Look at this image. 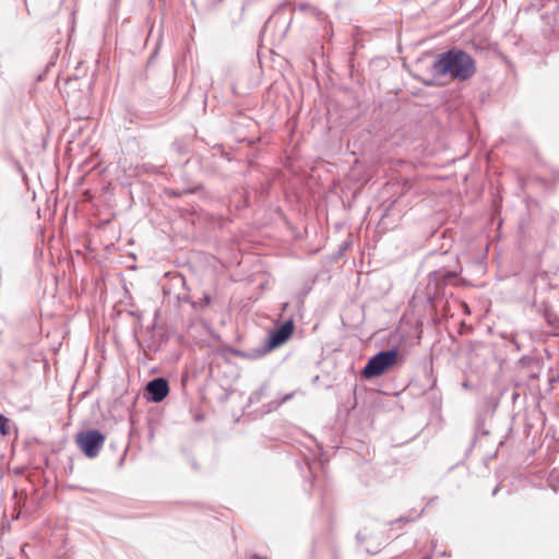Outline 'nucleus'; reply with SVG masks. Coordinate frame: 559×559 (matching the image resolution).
<instances>
[{
  "instance_id": "1",
  "label": "nucleus",
  "mask_w": 559,
  "mask_h": 559,
  "mask_svg": "<svg viewBox=\"0 0 559 559\" xmlns=\"http://www.w3.org/2000/svg\"><path fill=\"white\" fill-rule=\"evenodd\" d=\"M432 69L438 75L466 81L475 74L476 63L467 52L450 49L436 57Z\"/></svg>"
},
{
  "instance_id": "2",
  "label": "nucleus",
  "mask_w": 559,
  "mask_h": 559,
  "mask_svg": "<svg viewBox=\"0 0 559 559\" xmlns=\"http://www.w3.org/2000/svg\"><path fill=\"white\" fill-rule=\"evenodd\" d=\"M399 350L393 348L382 350L372 356L362 369L366 379H372L384 373L390 367L396 364Z\"/></svg>"
},
{
  "instance_id": "3",
  "label": "nucleus",
  "mask_w": 559,
  "mask_h": 559,
  "mask_svg": "<svg viewBox=\"0 0 559 559\" xmlns=\"http://www.w3.org/2000/svg\"><path fill=\"white\" fill-rule=\"evenodd\" d=\"M104 441L105 437L98 430H88L76 436V443L88 457L97 456Z\"/></svg>"
},
{
  "instance_id": "4",
  "label": "nucleus",
  "mask_w": 559,
  "mask_h": 559,
  "mask_svg": "<svg viewBox=\"0 0 559 559\" xmlns=\"http://www.w3.org/2000/svg\"><path fill=\"white\" fill-rule=\"evenodd\" d=\"M146 391L152 402L159 403L169 392L168 382L164 378H155L146 384Z\"/></svg>"
},
{
  "instance_id": "5",
  "label": "nucleus",
  "mask_w": 559,
  "mask_h": 559,
  "mask_svg": "<svg viewBox=\"0 0 559 559\" xmlns=\"http://www.w3.org/2000/svg\"><path fill=\"white\" fill-rule=\"evenodd\" d=\"M294 332V322L293 320H288L284 324H282L280 328H277L275 331L271 332L269 335V347L275 348L282 344H284L289 336Z\"/></svg>"
},
{
  "instance_id": "6",
  "label": "nucleus",
  "mask_w": 559,
  "mask_h": 559,
  "mask_svg": "<svg viewBox=\"0 0 559 559\" xmlns=\"http://www.w3.org/2000/svg\"><path fill=\"white\" fill-rule=\"evenodd\" d=\"M456 276L455 272L439 270L430 274V277L435 281H441L443 284L449 283Z\"/></svg>"
},
{
  "instance_id": "7",
  "label": "nucleus",
  "mask_w": 559,
  "mask_h": 559,
  "mask_svg": "<svg viewBox=\"0 0 559 559\" xmlns=\"http://www.w3.org/2000/svg\"><path fill=\"white\" fill-rule=\"evenodd\" d=\"M266 390L267 388L262 385L259 390L253 392L249 397L250 403H259L266 395Z\"/></svg>"
},
{
  "instance_id": "8",
  "label": "nucleus",
  "mask_w": 559,
  "mask_h": 559,
  "mask_svg": "<svg viewBox=\"0 0 559 559\" xmlns=\"http://www.w3.org/2000/svg\"><path fill=\"white\" fill-rule=\"evenodd\" d=\"M292 397H293V393H289V394L284 395L281 401H273V402H271L270 405H269V408L266 409V412L269 413V412H272V411L276 409L283 403L289 401Z\"/></svg>"
},
{
  "instance_id": "9",
  "label": "nucleus",
  "mask_w": 559,
  "mask_h": 559,
  "mask_svg": "<svg viewBox=\"0 0 559 559\" xmlns=\"http://www.w3.org/2000/svg\"><path fill=\"white\" fill-rule=\"evenodd\" d=\"M9 418H7L4 415H0V433L2 436H7L10 432L9 429Z\"/></svg>"
},
{
  "instance_id": "10",
  "label": "nucleus",
  "mask_w": 559,
  "mask_h": 559,
  "mask_svg": "<svg viewBox=\"0 0 559 559\" xmlns=\"http://www.w3.org/2000/svg\"><path fill=\"white\" fill-rule=\"evenodd\" d=\"M251 559H265V558H263V557H261V556H259V555H253V556L251 557Z\"/></svg>"
},
{
  "instance_id": "11",
  "label": "nucleus",
  "mask_w": 559,
  "mask_h": 559,
  "mask_svg": "<svg viewBox=\"0 0 559 559\" xmlns=\"http://www.w3.org/2000/svg\"><path fill=\"white\" fill-rule=\"evenodd\" d=\"M424 559H430V557H424Z\"/></svg>"
}]
</instances>
